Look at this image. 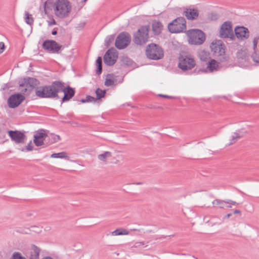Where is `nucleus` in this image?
Listing matches in <instances>:
<instances>
[{
    "instance_id": "obj_1",
    "label": "nucleus",
    "mask_w": 259,
    "mask_h": 259,
    "mask_svg": "<svg viewBox=\"0 0 259 259\" xmlns=\"http://www.w3.org/2000/svg\"><path fill=\"white\" fill-rule=\"evenodd\" d=\"M64 93L61 99V103L69 101L75 95V91L70 86H64V83L61 81H53L51 85H46L37 87L35 95L40 98H52L58 99V93Z\"/></svg>"
},
{
    "instance_id": "obj_2",
    "label": "nucleus",
    "mask_w": 259,
    "mask_h": 259,
    "mask_svg": "<svg viewBox=\"0 0 259 259\" xmlns=\"http://www.w3.org/2000/svg\"><path fill=\"white\" fill-rule=\"evenodd\" d=\"M55 15L60 18L68 17L71 10V6L68 0H56L54 5Z\"/></svg>"
},
{
    "instance_id": "obj_3",
    "label": "nucleus",
    "mask_w": 259,
    "mask_h": 259,
    "mask_svg": "<svg viewBox=\"0 0 259 259\" xmlns=\"http://www.w3.org/2000/svg\"><path fill=\"white\" fill-rule=\"evenodd\" d=\"M145 53L148 58L153 60H160L164 56V52L162 48L155 44L148 45Z\"/></svg>"
},
{
    "instance_id": "obj_4",
    "label": "nucleus",
    "mask_w": 259,
    "mask_h": 259,
    "mask_svg": "<svg viewBox=\"0 0 259 259\" xmlns=\"http://www.w3.org/2000/svg\"><path fill=\"white\" fill-rule=\"evenodd\" d=\"M149 26H142L134 34L133 41L138 45L146 44L149 39Z\"/></svg>"
},
{
    "instance_id": "obj_5",
    "label": "nucleus",
    "mask_w": 259,
    "mask_h": 259,
    "mask_svg": "<svg viewBox=\"0 0 259 259\" xmlns=\"http://www.w3.org/2000/svg\"><path fill=\"white\" fill-rule=\"evenodd\" d=\"M169 31L172 33L184 32L186 30V21L184 17H178L168 24Z\"/></svg>"
},
{
    "instance_id": "obj_6",
    "label": "nucleus",
    "mask_w": 259,
    "mask_h": 259,
    "mask_svg": "<svg viewBox=\"0 0 259 259\" xmlns=\"http://www.w3.org/2000/svg\"><path fill=\"white\" fill-rule=\"evenodd\" d=\"M186 34L189 38V42L192 45H201L205 40V33L199 29L189 30L187 31Z\"/></svg>"
},
{
    "instance_id": "obj_7",
    "label": "nucleus",
    "mask_w": 259,
    "mask_h": 259,
    "mask_svg": "<svg viewBox=\"0 0 259 259\" xmlns=\"http://www.w3.org/2000/svg\"><path fill=\"white\" fill-rule=\"evenodd\" d=\"M213 57L221 62L226 60L225 57V47L221 40L213 41L210 45Z\"/></svg>"
},
{
    "instance_id": "obj_8",
    "label": "nucleus",
    "mask_w": 259,
    "mask_h": 259,
    "mask_svg": "<svg viewBox=\"0 0 259 259\" xmlns=\"http://www.w3.org/2000/svg\"><path fill=\"white\" fill-rule=\"evenodd\" d=\"M196 65L194 58L191 55H181L179 57L178 67L183 71L192 69Z\"/></svg>"
},
{
    "instance_id": "obj_9",
    "label": "nucleus",
    "mask_w": 259,
    "mask_h": 259,
    "mask_svg": "<svg viewBox=\"0 0 259 259\" xmlns=\"http://www.w3.org/2000/svg\"><path fill=\"white\" fill-rule=\"evenodd\" d=\"M220 35L221 38H230L231 40L234 39L235 36L231 22L226 21L221 25Z\"/></svg>"
},
{
    "instance_id": "obj_10",
    "label": "nucleus",
    "mask_w": 259,
    "mask_h": 259,
    "mask_svg": "<svg viewBox=\"0 0 259 259\" xmlns=\"http://www.w3.org/2000/svg\"><path fill=\"white\" fill-rule=\"evenodd\" d=\"M131 41V36L127 32H121L117 37L115 45L119 50L126 48Z\"/></svg>"
},
{
    "instance_id": "obj_11",
    "label": "nucleus",
    "mask_w": 259,
    "mask_h": 259,
    "mask_svg": "<svg viewBox=\"0 0 259 259\" xmlns=\"http://www.w3.org/2000/svg\"><path fill=\"white\" fill-rule=\"evenodd\" d=\"M117 58L118 52L114 48L112 47L105 53L103 57L104 63L107 66H112L116 62Z\"/></svg>"
},
{
    "instance_id": "obj_12",
    "label": "nucleus",
    "mask_w": 259,
    "mask_h": 259,
    "mask_svg": "<svg viewBox=\"0 0 259 259\" xmlns=\"http://www.w3.org/2000/svg\"><path fill=\"white\" fill-rule=\"evenodd\" d=\"M8 133L11 140L16 144H24L26 141L25 132L10 130L8 132Z\"/></svg>"
},
{
    "instance_id": "obj_13",
    "label": "nucleus",
    "mask_w": 259,
    "mask_h": 259,
    "mask_svg": "<svg viewBox=\"0 0 259 259\" xmlns=\"http://www.w3.org/2000/svg\"><path fill=\"white\" fill-rule=\"evenodd\" d=\"M42 46L45 50L52 53H59L62 48V46L53 40H46Z\"/></svg>"
},
{
    "instance_id": "obj_14",
    "label": "nucleus",
    "mask_w": 259,
    "mask_h": 259,
    "mask_svg": "<svg viewBox=\"0 0 259 259\" xmlns=\"http://www.w3.org/2000/svg\"><path fill=\"white\" fill-rule=\"evenodd\" d=\"M25 97L20 93L11 95L8 99L9 107L15 108L18 107L24 100Z\"/></svg>"
},
{
    "instance_id": "obj_15",
    "label": "nucleus",
    "mask_w": 259,
    "mask_h": 259,
    "mask_svg": "<svg viewBox=\"0 0 259 259\" xmlns=\"http://www.w3.org/2000/svg\"><path fill=\"white\" fill-rule=\"evenodd\" d=\"M48 137L45 131L41 129L37 131L34 135L33 142L35 146L38 147L44 144V141Z\"/></svg>"
},
{
    "instance_id": "obj_16",
    "label": "nucleus",
    "mask_w": 259,
    "mask_h": 259,
    "mask_svg": "<svg viewBox=\"0 0 259 259\" xmlns=\"http://www.w3.org/2000/svg\"><path fill=\"white\" fill-rule=\"evenodd\" d=\"M24 82L25 88L28 90V93H31L32 91L39 83V81L35 78L26 77L23 79Z\"/></svg>"
},
{
    "instance_id": "obj_17",
    "label": "nucleus",
    "mask_w": 259,
    "mask_h": 259,
    "mask_svg": "<svg viewBox=\"0 0 259 259\" xmlns=\"http://www.w3.org/2000/svg\"><path fill=\"white\" fill-rule=\"evenodd\" d=\"M24 82L25 88L28 90V93H31L32 91L39 83V81L35 78L26 77L23 79Z\"/></svg>"
},
{
    "instance_id": "obj_18",
    "label": "nucleus",
    "mask_w": 259,
    "mask_h": 259,
    "mask_svg": "<svg viewBox=\"0 0 259 259\" xmlns=\"http://www.w3.org/2000/svg\"><path fill=\"white\" fill-rule=\"evenodd\" d=\"M235 33L236 37L241 40L246 39L249 36L248 29L244 26H237L235 28Z\"/></svg>"
},
{
    "instance_id": "obj_19",
    "label": "nucleus",
    "mask_w": 259,
    "mask_h": 259,
    "mask_svg": "<svg viewBox=\"0 0 259 259\" xmlns=\"http://www.w3.org/2000/svg\"><path fill=\"white\" fill-rule=\"evenodd\" d=\"M184 14L188 20H195L198 17V11L195 9H186Z\"/></svg>"
},
{
    "instance_id": "obj_20",
    "label": "nucleus",
    "mask_w": 259,
    "mask_h": 259,
    "mask_svg": "<svg viewBox=\"0 0 259 259\" xmlns=\"http://www.w3.org/2000/svg\"><path fill=\"white\" fill-rule=\"evenodd\" d=\"M220 63L214 59H210L207 65L205 71L213 72L217 71L219 69Z\"/></svg>"
},
{
    "instance_id": "obj_21",
    "label": "nucleus",
    "mask_w": 259,
    "mask_h": 259,
    "mask_svg": "<svg viewBox=\"0 0 259 259\" xmlns=\"http://www.w3.org/2000/svg\"><path fill=\"white\" fill-rule=\"evenodd\" d=\"M244 136V134L242 132L241 130H238L234 132L231 136L230 143L229 145H232L235 143L238 140L240 139Z\"/></svg>"
},
{
    "instance_id": "obj_22",
    "label": "nucleus",
    "mask_w": 259,
    "mask_h": 259,
    "mask_svg": "<svg viewBox=\"0 0 259 259\" xmlns=\"http://www.w3.org/2000/svg\"><path fill=\"white\" fill-rule=\"evenodd\" d=\"M40 249L35 245L31 246L29 259H39Z\"/></svg>"
},
{
    "instance_id": "obj_23",
    "label": "nucleus",
    "mask_w": 259,
    "mask_h": 259,
    "mask_svg": "<svg viewBox=\"0 0 259 259\" xmlns=\"http://www.w3.org/2000/svg\"><path fill=\"white\" fill-rule=\"evenodd\" d=\"M163 28L162 23L158 21H154L152 23V30L155 35H158L161 32Z\"/></svg>"
},
{
    "instance_id": "obj_24",
    "label": "nucleus",
    "mask_w": 259,
    "mask_h": 259,
    "mask_svg": "<svg viewBox=\"0 0 259 259\" xmlns=\"http://www.w3.org/2000/svg\"><path fill=\"white\" fill-rule=\"evenodd\" d=\"M198 56L200 60L206 62L210 59L209 53L205 50H200L198 52Z\"/></svg>"
},
{
    "instance_id": "obj_25",
    "label": "nucleus",
    "mask_w": 259,
    "mask_h": 259,
    "mask_svg": "<svg viewBox=\"0 0 259 259\" xmlns=\"http://www.w3.org/2000/svg\"><path fill=\"white\" fill-rule=\"evenodd\" d=\"M130 232L123 228H119L111 232V234L113 236L128 235Z\"/></svg>"
},
{
    "instance_id": "obj_26",
    "label": "nucleus",
    "mask_w": 259,
    "mask_h": 259,
    "mask_svg": "<svg viewBox=\"0 0 259 259\" xmlns=\"http://www.w3.org/2000/svg\"><path fill=\"white\" fill-rule=\"evenodd\" d=\"M97 66L96 74L100 75L102 72V59L101 57H98L96 61Z\"/></svg>"
},
{
    "instance_id": "obj_27",
    "label": "nucleus",
    "mask_w": 259,
    "mask_h": 259,
    "mask_svg": "<svg viewBox=\"0 0 259 259\" xmlns=\"http://www.w3.org/2000/svg\"><path fill=\"white\" fill-rule=\"evenodd\" d=\"M214 207H218L221 208H223L225 207L226 203V200H222L220 199H215L212 202Z\"/></svg>"
},
{
    "instance_id": "obj_28",
    "label": "nucleus",
    "mask_w": 259,
    "mask_h": 259,
    "mask_svg": "<svg viewBox=\"0 0 259 259\" xmlns=\"http://www.w3.org/2000/svg\"><path fill=\"white\" fill-rule=\"evenodd\" d=\"M133 61L130 58L125 56L121 59V65L124 66H131L132 65Z\"/></svg>"
},
{
    "instance_id": "obj_29",
    "label": "nucleus",
    "mask_w": 259,
    "mask_h": 259,
    "mask_svg": "<svg viewBox=\"0 0 259 259\" xmlns=\"http://www.w3.org/2000/svg\"><path fill=\"white\" fill-rule=\"evenodd\" d=\"M51 157L53 158L69 159V157L65 152L53 153L51 155Z\"/></svg>"
},
{
    "instance_id": "obj_30",
    "label": "nucleus",
    "mask_w": 259,
    "mask_h": 259,
    "mask_svg": "<svg viewBox=\"0 0 259 259\" xmlns=\"http://www.w3.org/2000/svg\"><path fill=\"white\" fill-rule=\"evenodd\" d=\"M19 90L24 95H29L30 94L29 93H28V90L25 88L24 82L23 79L19 81Z\"/></svg>"
},
{
    "instance_id": "obj_31",
    "label": "nucleus",
    "mask_w": 259,
    "mask_h": 259,
    "mask_svg": "<svg viewBox=\"0 0 259 259\" xmlns=\"http://www.w3.org/2000/svg\"><path fill=\"white\" fill-rule=\"evenodd\" d=\"M111 156L112 154L110 152L106 151L103 154H99L98 157L99 160L105 161L107 158L111 157Z\"/></svg>"
},
{
    "instance_id": "obj_32",
    "label": "nucleus",
    "mask_w": 259,
    "mask_h": 259,
    "mask_svg": "<svg viewBox=\"0 0 259 259\" xmlns=\"http://www.w3.org/2000/svg\"><path fill=\"white\" fill-rule=\"evenodd\" d=\"M95 93L97 96V98L96 99L99 100L105 97L106 92L105 90H102L100 88H98L96 90Z\"/></svg>"
},
{
    "instance_id": "obj_33",
    "label": "nucleus",
    "mask_w": 259,
    "mask_h": 259,
    "mask_svg": "<svg viewBox=\"0 0 259 259\" xmlns=\"http://www.w3.org/2000/svg\"><path fill=\"white\" fill-rule=\"evenodd\" d=\"M114 40V35H111L107 36L105 40V46L108 48Z\"/></svg>"
},
{
    "instance_id": "obj_34",
    "label": "nucleus",
    "mask_w": 259,
    "mask_h": 259,
    "mask_svg": "<svg viewBox=\"0 0 259 259\" xmlns=\"http://www.w3.org/2000/svg\"><path fill=\"white\" fill-rule=\"evenodd\" d=\"M25 22L30 25H31L33 23V18L32 17V15L29 14L28 12H25Z\"/></svg>"
},
{
    "instance_id": "obj_35",
    "label": "nucleus",
    "mask_w": 259,
    "mask_h": 259,
    "mask_svg": "<svg viewBox=\"0 0 259 259\" xmlns=\"http://www.w3.org/2000/svg\"><path fill=\"white\" fill-rule=\"evenodd\" d=\"M110 74H108L107 77L106 78V80L104 82V84L106 87H109L112 85L114 84V80L112 78H108L109 76H110Z\"/></svg>"
},
{
    "instance_id": "obj_36",
    "label": "nucleus",
    "mask_w": 259,
    "mask_h": 259,
    "mask_svg": "<svg viewBox=\"0 0 259 259\" xmlns=\"http://www.w3.org/2000/svg\"><path fill=\"white\" fill-rule=\"evenodd\" d=\"M11 259H26L24 256H22L19 252H15L12 255Z\"/></svg>"
},
{
    "instance_id": "obj_37",
    "label": "nucleus",
    "mask_w": 259,
    "mask_h": 259,
    "mask_svg": "<svg viewBox=\"0 0 259 259\" xmlns=\"http://www.w3.org/2000/svg\"><path fill=\"white\" fill-rule=\"evenodd\" d=\"M28 231H33V232H37V233H39V232H40V230L38 227H36V226H32V227H31L30 229H27L26 231H23V232H22V233L28 234V233H29Z\"/></svg>"
},
{
    "instance_id": "obj_38",
    "label": "nucleus",
    "mask_w": 259,
    "mask_h": 259,
    "mask_svg": "<svg viewBox=\"0 0 259 259\" xmlns=\"http://www.w3.org/2000/svg\"><path fill=\"white\" fill-rule=\"evenodd\" d=\"M87 102H95L96 101L97 99L94 97L91 96H87L85 98Z\"/></svg>"
},
{
    "instance_id": "obj_39",
    "label": "nucleus",
    "mask_w": 259,
    "mask_h": 259,
    "mask_svg": "<svg viewBox=\"0 0 259 259\" xmlns=\"http://www.w3.org/2000/svg\"><path fill=\"white\" fill-rule=\"evenodd\" d=\"M33 149V146L32 145V142L30 141L28 145L26 146V149L27 151H32Z\"/></svg>"
},
{
    "instance_id": "obj_40",
    "label": "nucleus",
    "mask_w": 259,
    "mask_h": 259,
    "mask_svg": "<svg viewBox=\"0 0 259 259\" xmlns=\"http://www.w3.org/2000/svg\"><path fill=\"white\" fill-rule=\"evenodd\" d=\"M219 18V16L216 13H211L210 19L212 20H216Z\"/></svg>"
},
{
    "instance_id": "obj_41",
    "label": "nucleus",
    "mask_w": 259,
    "mask_h": 259,
    "mask_svg": "<svg viewBox=\"0 0 259 259\" xmlns=\"http://www.w3.org/2000/svg\"><path fill=\"white\" fill-rule=\"evenodd\" d=\"M5 50V44L3 42H0V54H2Z\"/></svg>"
},
{
    "instance_id": "obj_42",
    "label": "nucleus",
    "mask_w": 259,
    "mask_h": 259,
    "mask_svg": "<svg viewBox=\"0 0 259 259\" xmlns=\"http://www.w3.org/2000/svg\"><path fill=\"white\" fill-rule=\"evenodd\" d=\"M158 96L161 97H163V98H167V99H174L175 98L174 97L170 96H168V95H163V94H159Z\"/></svg>"
},
{
    "instance_id": "obj_43",
    "label": "nucleus",
    "mask_w": 259,
    "mask_h": 259,
    "mask_svg": "<svg viewBox=\"0 0 259 259\" xmlns=\"http://www.w3.org/2000/svg\"><path fill=\"white\" fill-rule=\"evenodd\" d=\"M145 243L144 242H136L135 244V246L136 247H139L141 246H144L145 245Z\"/></svg>"
},
{
    "instance_id": "obj_44",
    "label": "nucleus",
    "mask_w": 259,
    "mask_h": 259,
    "mask_svg": "<svg viewBox=\"0 0 259 259\" xmlns=\"http://www.w3.org/2000/svg\"><path fill=\"white\" fill-rule=\"evenodd\" d=\"M226 203L227 204H237L236 202L234 201L233 200L230 199H226Z\"/></svg>"
},
{
    "instance_id": "obj_45",
    "label": "nucleus",
    "mask_w": 259,
    "mask_h": 259,
    "mask_svg": "<svg viewBox=\"0 0 259 259\" xmlns=\"http://www.w3.org/2000/svg\"><path fill=\"white\" fill-rule=\"evenodd\" d=\"M60 137L59 136L56 135L54 137V142H57L58 141H60Z\"/></svg>"
},
{
    "instance_id": "obj_46",
    "label": "nucleus",
    "mask_w": 259,
    "mask_h": 259,
    "mask_svg": "<svg viewBox=\"0 0 259 259\" xmlns=\"http://www.w3.org/2000/svg\"><path fill=\"white\" fill-rule=\"evenodd\" d=\"M56 24V21L55 20L53 19L52 21L49 22V25H52Z\"/></svg>"
},
{
    "instance_id": "obj_47",
    "label": "nucleus",
    "mask_w": 259,
    "mask_h": 259,
    "mask_svg": "<svg viewBox=\"0 0 259 259\" xmlns=\"http://www.w3.org/2000/svg\"><path fill=\"white\" fill-rule=\"evenodd\" d=\"M52 34L54 35H56L57 34V31L55 29H54L52 31Z\"/></svg>"
},
{
    "instance_id": "obj_48",
    "label": "nucleus",
    "mask_w": 259,
    "mask_h": 259,
    "mask_svg": "<svg viewBox=\"0 0 259 259\" xmlns=\"http://www.w3.org/2000/svg\"><path fill=\"white\" fill-rule=\"evenodd\" d=\"M222 221L221 220H220L219 222H215V223H212V225H215V224H221L222 223Z\"/></svg>"
},
{
    "instance_id": "obj_49",
    "label": "nucleus",
    "mask_w": 259,
    "mask_h": 259,
    "mask_svg": "<svg viewBox=\"0 0 259 259\" xmlns=\"http://www.w3.org/2000/svg\"><path fill=\"white\" fill-rule=\"evenodd\" d=\"M240 213V211L239 210H235L233 212V213L234 214H237V213Z\"/></svg>"
},
{
    "instance_id": "obj_50",
    "label": "nucleus",
    "mask_w": 259,
    "mask_h": 259,
    "mask_svg": "<svg viewBox=\"0 0 259 259\" xmlns=\"http://www.w3.org/2000/svg\"><path fill=\"white\" fill-rule=\"evenodd\" d=\"M131 231H136V232H140V230L137 229H131Z\"/></svg>"
},
{
    "instance_id": "obj_51",
    "label": "nucleus",
    "mask_w": 259,
    "mask_h": 259,
    "mask_svg": "<svg viewBox=\"0 0 259 259\" xmlns=\"http://www.w3.org/2000/svg\"><path fill=\"white\" fill-rule=\"evenodd\" d=\"M81 102L82 103H85L87 102L86 101V99H82L81 100H80Z\"/></svg>"
},
{
    "instance_id": "obj_52",
    "label": "nucleus",
    "mask_w": 259,
    "mask_h": 259,
    "mask_svg": "<svg viewBox=\"0 0 259 259\" xmlns=\"http://www.w3.org/2000/svg\"><path fill=\"white\" fill-rule=\"evenodd\" d=\"M232 215V213H228V214H227L225 216V218H230Z\"/></svg>"
},
{
    "instance_id": "obj_53",
    "label": "nucleus",
    "mask_w": 259,
    "mask_h": 259,
    "mask_svg": "<svg viewBox=\"0 0 259 259\" xmlns=\"http://www.w3.org/2000/svg\"><path fill=\"white\" fill-rule=\"evenodd\" d=\"M42 259H53V258L50 256H46V257H43Z\"/></svg>"
},
{
    "instance_id": "obj_54",
    "label": "nucleus",
    "mask_w": 259,
    "mask_h": 259,
    "mask_svg": "<svg viewBox=\"0 0 259 259\" xmlns=\"http://www.w3.org/2000/svg\"><path fill=\"white\" fill-rule=\"evenodd\" d=\"M226 207H228V208H231V205H227Z\"/></svg>"
},
{
    "instance_id": "obj_55",
    "label": "nucleus",
    "mask_w": 259,
    "mask_h": 259,
    "mask_svg": "<svg viewBox=\"0 0 259 259\" xmlns=\"http://www.w3.org/2000/svg\"><path fill=\"white\" fill-rule=\"evenodd\" d=\"M87 1V0H83V1H82V2H83V3H85Z\"/></svg>"
}]
</instances>
